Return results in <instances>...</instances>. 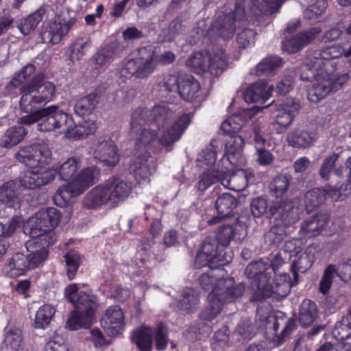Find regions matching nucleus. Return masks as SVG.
I'll return each mask as SVG.
<instances>
[{
	"label": "nucleus",
	"mask_w": 351,
	"mask_h": 351,
	"mask_svg": "<svg viewBox=\"0 0 351 351\" xmlns=\"http://www.w3.org/2000/svg\"><path fill=\"white\" fill-rule=\"evenodd\" d=\"M191 118V114H183L167 130L164 132L158 139L157 138L158 130L152 125L141 129L137 136H131L136 138L135 149L136 150L142 149L141 154L142 157L139 156L132 165L136 175L146 178L155 172V167H149L150 156L146 152L147 147L154 143H158L162 147L165 148L166 151H171L173 144L181 138L189 125Z\"/></svg>",
	"instance_id": "1"
},
{
	"label": "nucleus",
	"mask_w": 351,
	"mask_h": 351,
	"mask_svg": "<svg viewBox=\"0 0 351 351\" xmlns=\"http://www.w3.org/2000/svg\"><path fill=\"white\" fill-rule=\"evenodd\" d=\"M132 183L119 176L110 177L88 192L83 201L84 207L90 209L103 204L116 207L130 196Z\"/></svg>",
	"instance_id": "2"
},
{
	"label": "nucleus",
	"mask_w": 351,
	"mask_h": 351,
	"mask_svg": "<svg viewBox=\"0 0 351 351\" xmlns=\"http://www.w3.org/2000/svg\"><path fill=\"white\" fill-rule=\"evenodd\" d=\"M56 176L54 169L29 171L19 179L0 186V202L10 208L19 205L22 189H35L50 183Z\"/></svg>",
	"instance_id": "3"
},
{
	"label": "nucleus",
	"mask_w": 351,
	"mask_h": 351,
	"mask_svg": "<svg viewBox=\"0 0 351 351\" xmlns=\"http://www.w3.org/2000/svg\"><path fill=\"white\" fill-rule=\"evenodd\" d=\"M64 295L68 301L76 308L68 319L66 327L71 330L90 327L93 323L98 307L96 297L84 291H79L76 284L67 286L64 290Z\"/></svg>",
	"instance_id": "4"
},
{
	"label": "nucleus",
	"mask_w": 351,
	"mask_h": 351,
	"mask_svg": "<svg viewBox=\"0 0 351 351\" xmlns=\"http://www.w3.org/2000/svg\"><path fill=\"white\" fill-rule=\"evenodd\" d=\"M257 10L265 12L252 5V0H235L233 8L221 11L208 30L210 36H216L223 40L232 38L236 30V22L243 21L247 14H257Z\"/></svg>",
	"instance_id": "5"
},
{
	"label": "nucleus",
	"mask_w": 351,
	"mask_h": 351,
	"mask_svg": "<svg viewBox=\"0 0 351 351\" xmlns=\"http://www.w3.org/2000/svg\"><path fill=\"white\" fill-rule=\"evenodd\" d=\"M60 218L61 213L56 208H42L28 220L23 231L32 240L38 241V245L47 249L56 241L52 230L58 225Z\"/></svg>",
	"instance_id": "6"
},
{
	"label": "nucleus",
	"mask_w": 351,
	"mask_h": 351,
	"mask_svg": "<svg viewBox=\"0 0 351 351\" xmlns=\"http://www.w3.org/2000/svg\"><path fill=\"white\" fill-rule=\"evenodd\" d=\"M245 290V287L242 282L235 285L232 279L221 280L213 293L208 294V305L199 313V319L213 320L221 312L223 304L237 302L243 296Z\"/></svg>",
	"instance_id": "7"
},
{
	"label": "nucleus",
	"mask_w": 351,
	"mask_h": 351,
	"mask_svg": "<svg viewBox=\"0 0 351 351\" xmlns=\"http://www.w3.org/2000/svg\"><path fill=\"white\" fill-rule=\"evenodd\" d=\"M23 99H20V108L27 114L19 119L21 125H31L38 122V128L42 132H57L58 125L60 127L63 123V115L60 108L55 105L46 108L32 106V109L24 107Z\"/></svg>",
	"instance_id": "8"
},
{
	"label": "nucleus",
	"mask_w": 351,
	"mask_h": 351,
	"mask_svg": "<svg viewBox=\"0 0 351 351\" xmlns=\"http://www.w3.org/2000/svg\"><path fill=\"white\" fill-rule=\"evenodd\" d=\"M256 323L267 335L273 336L271 341L275 347L285 343L297 326L294 318L288 317L281 311L267 316H256Z\"/></svg>",
	"instance_id": "9"
},
{
	"label": "nucleus",
	"mask_w": 351,
	"mask_h": 351,
	"mask_svg": "<svg viewBox=\"0 0 351 351\" xmlns=\"http://www.w3.org/2000/svg\"><path fill=\"white\" fill-rule=\"evenodd\" d=\"M26 248L30 252L29 254L19 252L9 259L6 267L12 276H20L29 269H35L47 257V249L38 245V241L35 240L28 241L26 243Z\"/></svg>",
	"instance_id": "10"
},
{
	"label": "nucleus",
	"mask_w": 351,
	"mask_h": 351,
	"mask_svg": "<svg viewBox=\"0 0 351 351\" xmlns=\"http://www.w3.org/2000/svg\"><path fill=\"white\" fill-rule=\"evenodd\" d=\"M157 61L155 52L152 46L141 47L138 49V56L128 60L120 71L121 77L145 79L151 75L156 69Z\"/></svg>",
	"instance_id": "11"
},
{
	"label": "nucleus",
	"mask_w": 351,
	"mask_h": 351,
	"mask_svg": "<svg viewBox=\"0 0 351 351\" xmlns=\"http://www.w3.org/2000/svg\"><path fill=\"white\" fill-rule=\"evenodd\" d=\"M75 12L65 10L61 11L52 21L43 24L39 34L41 43L57 44L76 23Z\"/></svg>",
	"instance_id": "12"
},
{
	"label": "nucleus",
	"mask_w": 351,
	"mask_h": 351,
	"mask_svg": "<svg viewBox=\"0 0 351 351\" xmlns=\"http://www.w3.org/2000/svg\"><path fill=\"white\" fill-rule=\"evenodd\" d=\"M23 95L21 99L24 101V107L32 109L36 106L41 108L53 99L55 96V85L37 76L23 86Z\"/></svg>",
	"instance_id": "13"
},
{
	"label": "nucleus",
	"mask_w": 351,
	"mask_h": 351,
	"mask_svg": "<svg viewBox=\"0 0 351 351\" xmlns=\"http://www.w3.org/2000/svg\"><path fill=\"white\" fill-rule=\"evenodd\" d=\"M99 174V169L96 167L84 169L71 182L59 188L55 193L54 201L62 200V204L69 202L72 197L80 195L92 185Z\"/></svg>",
	"instance_id": "14"
},
{
	"label": "nucleus",
	"mask_w": 351,
	"mask_h": 351,
	"mask_svg": "<svg viewBox=\"0 0 351 351\" xmlns=\"http://www.w3.org/2000/svg\"><path fill=\"white\" fill-rule=\"evenodd\" d=\"M276 274L275 280L272 285L267 281L261 291L254 290L252 295V301H261L270 297H274L278 299L285 298L291 291L293 286L298 282L291 280L289 274L282 273L278 275Z\"/></svg>",
	"instance_id": "15"
},
{
	"label": "nucleus",
	"mask_w": 351,
	"mask_h": 351,
	"mask_svg": "<svg viewBox=\"0 0 351 351\" xmlns=\"http://www.w3.org/2000/svg\"><path fill=\"white\" fill-rule=\"evenodd\" d=\"M63 115V123L60 127L58 125L57 132L64 134L67 138L81 139L88 135L93 134L97 125L95 121L88 119L75 124L72 115L60 109Z\"/></svg>",
	"instance_id": "16"
},
{
	"label": "nucleus",
	"mask_w": 351,
	"mask_h": 351,
	"mask_svg": "<svg viewBox=\"0 0 351 351\" xmlns=\"http://www.w3.org/2000/svg\"><path fill=\"white\" fill-rule=\"evenodd\" d=\"M273 269L262 260L250 263L245 269L246 277L251 280V285L255 290L261 291L265 283L271 278Z\"/></svg>",
	"instance_id": "17"
},
{
	"label": "nucleus",
	"mask_w": 351,
	"mask_h": 351,
	"mask_svg": "<svg viewBox=\"0 0 351 351\" xmlns=\"http://www.w3.org/2000/svg\"><path fill=\"white\" fill-rule=\"evenodd\" d=\"M101 328L109 336L121 333L125 328V318L121 308L119 306H110L100 319Z\"/></svg>",
	"instance_id": "18"
},
{
	"label": "nucleus",
	"mask_w": 351,
	"mask_h": 351,
	"mask_svg": "<svg viewBox=\"0 0 351 351\" xmlns=\"http://www.w3.org/2000/svg\"><path fill=\"white\" fill-rule=\"evenodd\" d=\"M226 138L224 140L225 155L221 159L219 162L221 165L225 163L228 165H236L241 156V152L245 146V140L243 137L237 133L226 134Z\"/></svg>",
	"instance_id": "19"
},
{
	"label": "nucleus",
	"mask_w": 351,
	"mask_h": 351,
	"mask_svg": "<svg viewBox=\"0 0 351 351\" xmlns=\"http://www.w3.org/2000/svg\"><path fill=\"white\" fill-rule=\"evenodd\" d=\"M300 103L298 100L293 99H287L283 104V107L279 109L275 117L274 125H276V130L279 133L285 132L295 119V114L300 108Z\"/></svg>",
	"instance_id": "20"
},
{
	"label": "nucleus",
	"mask_w": 351,
	"mask_h": 351,
	"mask_svg": "<svg viewBox=\"0 0 351 351\" xmlns=\"http://www.w3.org/2000/svg\"><path fill=\"white\" fill-rule=\"evenodd\" d=\"M95 159L104 166L113 167L119 161V154L114 142L108 138L99 140L94 152Z\"/></svg>",
	"instance_id": "21"
},
{
	"label": "nucleus",
	"mask_w": 351,
	"mask_h": 351,
	"mask_svg": "<svg viewBox=\"0 0 351 351\" xmlns=\"http://www.w3.org/2000/svg\"><path fill=\"white\" fill-rule=\"evenodd\" d=\"M327 51L316 53L301 66L300 79L304 82H311L323 75L324 60L329 59Z\"/></svg>",
	"instance_id": "22"
},
{
	"label": "nucleus",
	"mask_w": 351,
	"mask_h": 351,
	"mask_svg": "<svg viewBox=\"0 0 351 351\" xmlns=\"http://www.w3.org/2000/svg\"><path fill=\"white\" fill-rule=\"evenodd\" d=\"M321 32L322 29L319 27H312L307 31L300 32L295 36L283 41L282 49L289 53H296L310 44Z\"/></svg>",
	"instance_id": "23"
},
{
	"label": "nucleus",
	"mask_w": 351,
	"mask_h": 351,
	"mask_svg": "<svg viewBox=\"0 0 351 351\" xmlns=\"http://www.w3.org/2000/svg\"><path fill=\"white\" fill-rule=\"evenodd\" d=\"M258 111L260 108L257 107L243 109L224 121L221 125V129L224 134L237 133Z\"/></svg>",
	"instance_id": "24"
},
{
	"label": "nucleus",
	"mask_w": 351,
	"mask_h": 351,
	"mask_svg": "<svg viewBox=\"0 0 351 351\" xmlns=\"http://www.w3.org/2000/svg\"><path fill=\"white\" fill-rule=\"evenodd\" d=\"M200 250L210 257H216L218 265H226L232 258V254L225 252L224 247L220 245L214 237H206L201 244Z\"/></svg>",
	"instance_id": "25"
},
{
	"label": "nucleus",
	"mask_w": 351,
	"mask_h": 351,
	"mask_svg": "<svg viewBox=\"0 0 351 351\" xmlns=\"http://www.w3.org/2000/svg\"><path fill=\"white\" fill-rule=\"evenodd\" d=\"M329 221V216L324 213H319L306 218L300 225V232L306 237L317 236L326 229Z\"/></svg>",
	"instance_id": "26"
},
{
	"label": "nucleus",
	"mask_w": 351,
	"mask_h": 351,
	"mask_svg": "<svg viewBox=\"0 0 351 351\" xmlns=\"http://www.w3.org/2000/svg\"><path fill=\"white\" fill-rule=\"evenodd\" d=\"M332 192L335 195L339 192V190L328 186L325 188H313L308 191L304 197L307 213L313 212L323 205L326 201V195Z\"/></svg>",
	"instance_id": "27"
},
{
	"label": "nucleus",
	"mask_w": 351,
	"mask_h": 351,
	"mask_svg": "<svg viewBox=\"0 0 351 351\" xmlns=\"http://www.w3.org/2000/svg\"><path fill=\"white\" fill-rule=\"evenodd\" d=\"M238 204L237 198L229 193L220 195L215 201V208L217 216L208 221L210 224L216 223L219 219H223L232 215L233 210Z\"/></svg>",
	"instance_id": "28"
},
{
	"label": "nucleus",
	"mask_w": 351,
	"mask_h": 351,
	"mask_svg": "<svg viewBox=\"0 0 351 351\" xmlns=\"http://www.w3.org/2000/svg\"><path fill=\"white\" fill-rule=\"evenodd\" d=\"M286 139L288 145L294 148H306L315 141V134L304 127L299 126L289 131Z\"/></svg>",
	"instance_id": "29"
},
{
	"label": "nucleus",
	"mask_w": 351,
	"mask_h": 351,
	"mask_svg": "<svg viewBox=\"0 0 351 351\" xmlns=\"http://www.w3.org/2000/svg\"><path fill=\"white\" fill-rule=\"evenodd\" d=\"M316 247L309 245L299 257L295 259L291 267L295 282H298V272L305 273L312 267L315 258Z\"/></svg>",
	"instance_id": "30"
},
{
	"label": "nucleus",
	"mask_w": 351,
	"mask_h": 351,
	"mask_svg": "<svg viewBox=\"0 0 351 351\" xmlns=\"http://www.w3.org/2000/svg\"><path fill=\"white\" fill-rule=\"evenodd\" d=\"M230 167L222 165L221 171H224L221 184L231 190L241 191L247 186V176L243 169H239L230 173Z\"/></svg>",
	"instance_id": "31"
},
{
	"label": "nucleus",
	"mask_w": 351,
	"mask_h": 351,
	"mask_svg": "<svg viewBox=\"0 0 351 351\" xmlns=\"http://www.w3.org/2000/svg\"><path fill=\"white\" fill-rule=\"evenodd\" d=\"M175 112L169 106L156 105L150 110V125L160 130L173 119Z\"/></svg>",
	"instance_id": "32"
},
{
	"label": "nucleus",
	"mask_w": 351,
	"mask_h": 351,
	"mask_svg": "<svg viewBox=\"0 0 351 351\" xmlns=\"http://www.w3.org/2000/svg\"><path fill=\"white\" fill-rule=\"evenodd\" d=\"M271 86H267L266 80H262L251 84L243 93V99L247 103L261 101L265 103L270 97Z\"/></svg>",
	"instance_id": "33"
},
{
	"label": "nucleus",
	"mask_w": 351,
	"mask_h": 351,
	"mask_svg": "<svg viewBox=\"0 0 351 351\" xmlns=\"http://www.w3.org/2000/svg\"><path fill=\"white\" fill-rule=\"evenodd\" d=\"M180 80L178 94L184 100L192 101L198 97L200 85L192 75L182 73Z\"/></svg>",
	"instance_id": "34"
},
{
	"label": "nucleus",
	"mask_w": 351,
	"mask_h": 351,
	"mask_svg": "<svg viewBox=\"0 0 351 351\" xmlns=\"http://www.w3.org/2000/svg\"><path fill=\"white\" fill-rule=\"evenodd\" d=\"M301 199L298 197L285 199L282 202L280 221L287 226H292L300 219Z\"/></svg>",
	"instance_id": "35"
},
{
	"label": "nucleus",
	"mask_w": 351,
	"mask_h": 351,
	"mask_svg": "<svg viewBox=\"0 0 351 351\" xmlns=\"http://www.w3.org/2000/svg\"><path fill=\"white\" fill-rule=\"evenodd\" d=\"M341 152H332L327 155L322 161L319 175L324 181H328L333 172L337 176L343 175V165L339 162Z\"/></svg>",
	"instance_id": "36"
},
{
	"label": "nucleus",
	"mask_w": 351,
	"mask_h": 351,
	"mask_svg": "<svg viewBox=\"0 0 351 351\" xmlns=\"http://www.w3.org/2000/svg\"><path fill=\"white\" fill-rule=\"evenodd\" d=\"M153 335V328L143 325L132 332L130 339L140 351H152Z\"/></svg>",
	"instance_id": "37"
},
{
	"label": "nucleus",
	"mask_w": 351,
	"mask_h": 351,
	"mask_svg": "<svg viewBox=\"0 0 351 351\" xmlns=\"http://www.w3.org/2000/svg\"><path fill=\"white\" fill-rule=\"evenodd\" d=\"M101 98V92L99 90H94L89 94L82 97L77 100L74 106L75 113L79 117L88 116L92 114Z\"/></svg>",
	"instance_id": "38"
},
{
	"label": "nucleus",
	"mask_w": 351,
	"mask_h": 351,
	"mask_svg": "<svg viewBox=\"0 0 351 351\" xmlns=\"http://www.w3.org/2000/svg\"><path fill=\"white\" fill-rule=\"evenodd\" d=\"M332 80L324 79L319 76L308 91V98L310 101L317 103L325 98L329 93L333 92Z\"/></svg>",
	"instance_id": "39"
},
{
	"label": "nucleus",
	"mask_w": 351,
	"mask_h": 351,
	"mask_svg": "<svg viewBox=\"0 0 351 351\" xmlns=\"http://www.w3.org/2000/svg\"><path fill=\"white\" fill-rule=\"evenodd\" d=\"M318 318V308L316 303L306 299L300 305L298 321L302 327L311 325Z\"/></svg>",
	"instance_id": "40"
},
{
	"label": "nucleus",
	"mask_w": 351,
	"mask_h": 351,
	"mask_svg": "<svg viewBox=\"0 0 351 351\" xmlns=\"http://www.w3.org/2000/svg\"><path fill=\"white\" fill-rule=\"evenodd\" d=\"M27 130L21 125L10 127L4 133L0 141V146L11 148L21 143L27 135Z\"/></svg>",
	"instance_id": "41"
},
{
	"label": "nucleus",
	"mask_w": 351,
	"mask_h": 351,
	"mask_svg": "<svg viewBox=\"0 0 351 351\" xmlns=\"http://www.w3.org/2000/svg\"><path fill=\"white\" fill-rule=\"evenodd\" d=\"M45 12V9L43 7H40L27 17L19 20L17 21V27L21 34L26 36L34 31L43 20Z\"/></svg>",
	"instance_id": "42"
},
{
	"label": "nucleus",
	"mask_w": 351,
	"mask_h": 351,
	"mask_svg": "<svg viewBox=\"0 0 351 351\" xmlns=\"http://www.w3.org/2000/svg\"><path fill=\"white\" fill-rule=\"evenodd\" d=\"M150 110L147 108H138L132 113L130 121V135L137 136L144 127L150 125Z\"/></svg>",
	"instance_id": "43"
},
{
	"label": "nucleus",
	"mask_w": 351,
	"mask_h": 351,
	"mask_svg": "<svg viewBox=\"0 0 351 351\" xmlns=\"http://www.w3.org/2000/svg\"><path fill=\"white\" fill-rule=\"evenodd\" d=\"M199 303L198 293L193 288L186 287L182 290L177 306L180 310L189 313L197 308Z\"/></svg>",
	"instance_id": "44"
},
{
	"label": "nucleus",
	"mask_w": 351,
	"mask_h": 351,
	"mask_svg": "<svg viewBox=\"0 0 351 351\" xmlns=\"http://www.w3.org/2000/svg\"><path fill=\"white\" fill-rule=\"evenodd\" d=\"M210 56L201 51L193 53L186 61V65L197 74L208 71Z\"/></svg>",
	"instance_id": "45"
},
{
	"label": "nucleus",
	"mask_w": 351,
	"mask_h": 351,
	"mask_svg": "<svg viewBox=\"0 0 351 351\" xmlns=\"http://www.w3.org/2000/svg\"><path fill=\"white\" fill-rule=\"evenodd\" d=\"M221 163L219 162L217 169L214 168L205 171L199 176V180L197 184L198 190L204 191L210 185L216 182H220L221 183L222 176L225 175V173L221 171V167H219Z\"/></svg>",
	"instance_id": "46"
},
{
	"label": "nucleus",
	"mask_w": 351,
	"mask_h": 351,
	"mask_svg": "<svg viewBox=\"0 0 351 351\" xmlns=\"http://www.w3.org/2000/svg\"><path fill=\"white\" fill-rule=\"evenodd\" d=\"M228 66V59L225 53V51L219 49L210 56L208 71L212 75L218 76L227 69Z\"/></svg>",
	"instance_id": "47"
},
{
	"label": "nucleus",
	"mask_w": 351,
	"mask_h": 351,
	"mask_svg": "<svg viewBox=\"0 0 351 351\" xmlns=\"http://www.w3.org/2000/svg\"><path fill=\"white\" fill-rule=\"evenodd\" d=\"M181 73L182 72H180L177 75H169L160 82L158 91L162 98L167 99L169 93H178Z\"/></svg>",
	"instance_id": "48"
},
{
	"label": "nucleus",
	"mask_w": 351,
	"mask_h": 351,
	"mask_svg": "<svg viewBox=\"0 0 351 351\" xmlns=\"http://www.w3.org/2000/svg\"><path fill=\"white\" fill-rule=\"evenodd\" d=\"M291 226H287L281 221L272 226L265 235L270 244L278 245L290 234Z\"/></svg>",
	"instance_id": "49"
},
{
	"label": "nucleus",
	"mask_w": 351,
	"mask_h": 351,
	"mask_svg": "<svg viewBox=\"0 0 351 351\" xmlns=\"http://www.w3.org/2000/svg\"><path fill=\"white\" fill-rule=\"evenodd\" d=\"M82 160L80 158H69L60 167L58 171L56 169V175L60 180L68 181L73 177L77 169L81 167ZM55 170V169H53Z\"/></svg>",
	"instance_id": "50"
},
{
	"label": "nucleus",
	"mask_w": 351,
	"mask_h": 351,
	"mask_svg": "<svg viewBox=\"0 0 351 351\" xmlns=\"http://www.w3.org/2000/svg\"><path fill=\"white\" fill-rule=\"evenodd\" d=\"M55 308L49 304H45L37 311L34 319V327L39 329L47 328L55 314Z\"/></svg>",
	"instance_id": "51"
},
{
	"label": "nucleus",
	"mask_w": 351,
	"mask_h": 351,
	"mask_svg": "<svg viewBox=\"0 0 351 351\" xmlns=\"http://www.w3.org/2000/svg\"><path fill=\"white\" fill-rule=\"evenodd\" d=\"M219 276V274L215 273V270L203 274L198 278L199 285L206 291H211L210 293H213V291L219 287L221 280H227L228 279L234 280L232 277L220 278Z\"/></svg>",
	"instance_id": "52"
},
{
	"label": "nucleus",
	"mask_w": 351,
	"mask_h": 351,
	"mask_svg": "<svg viewBox=\"0 0 351 351\" xmlns=\"http://www.w3.org/2000/svg\"><path fill=\"white\" fill-rule=\"evenodd\" d=\"M291 178L285 174L276 176L270 183L271 194L276 197H282L290 185Z\"/></svg>",
	"instance_id": "53"
},
{
	"label": "nucleus",
	"mask_w": 351,
	"mask_h": 351,
	"mask_svg": "<svg viewBox=\"0 0 351 351\" xmlns=\"http://www.w3.org/2000/svg\"><path fill=\"white\" fill-rule=\"evenodd\" d=\"M236 226L234 224H221L215 232V239L225 248L230 243L236 234Z\"/></svg>",
	"instance_id": "54"
},
{
	"label": "nucleus",
	"mask_w": 351,
	"mask_h": 351,
	"mask_svg": "<svg viewBox=\"0 0 351 351\" xmlns=\"http://www.w3.org/2000/svg\"><path fill=\"white\" fill-rule=\"evenodd\" d=\"M14 158L18 162L24 164L29 168L34 169L33 171L37 168V162L34 157V145L21 148L17 152L14 154Z\"/></svg>",
	"instance_id": "55"
},
{
	"label": "nucleus",
	"mask_w": 351,
	"mask_h": 351,
	"mask_svg": "<svg viewBox=\"0 0 351 351\" xmlns=\"http://www.w3.org/2000/svg\"><path fill=\"white\" fill-rule=\"evenodd\" d=\"M283 60L281 58L274 56L265 58L256 68L257 75H266L271 73L274 70L282 66Z\"/></svg>",
	"instance_id": "56"
},
{
	"label": "nucleus",
	"mask_w": 351,
	"mask_h": 351,
	"mask_svg": "<svg viewBox=\"0 0 351 351\" xmlns=\"http://www.w3.org/2000/svg\"><path fill=\"white\" fill-rule=\"evenodd\" d=\"M153 330V341L154 340L156 349L158 351L165 350L169 341L168 328L164 324L160 322Z\"/></svg>",
	"instance_id": "57"
},
{
	"label": "nucleus",
	"mask_w": 351,
	"mask_h": 351,
	"mask_svg": "<svg viewBox=\"0 0 351 351\" xmlns=\"http://www.w3.org/2000/svg\"><path fill=\"white\" fill-rule=\"evenodd\" d=\"M66 265V274L69 280H73L82 261V256L77 252L70 251L64 256Z\"/></svg>",
	"instance_id": "58"
},
{
	"label": "nucleus",
	"mask_w": 351,
	"mask_h": 351,
	"mask_svg": "<svg viewBox=\"0 0 351 351\" xmlns=\"http://www.w3.org/2000/svg\"><path fill=\"white\" fill-rule=\"evenodd\" d=\"M90 46V39L89 37L77 38L69 48L70 60L73 62L80 59L84 56L86 48Z\"/></svg>",
	"instance_id": "59"
},
{
	"label": "nucleus",
	"mask_w": 351,
	"mask_h": 351,
	"mask_svg": "<svg viewBox=\"0 0 351 351\" xmlns=\"http://www.w3.org/2000/svg\"><path fill=\"white\" fill-rule=\"evenodd\" d=\"M34 148L37 167H42L48 165L51 160V151L49 146L45 143L35 144Z\"/></svg>",
	"instance_id": "60"
},
{
	"label": "nucleus",
	"mask_w": 351,
	"mask_h": 351,
	"mask_svg": "<svg viewBox=\"0 0 351 351\" xmlns=\"http://www.w3.org/2000/svg\"><path fill=\"white\" fill-rule=\"evenodd\" d=\"M229 334V329L226 326H223L215 332L212 343L215 351H224L228 347Z\"/></svg>",
	"instance_id": "61"
},
{
	"label": "nucleus",
	"mask_w": 351,
	"mask_h": 351,
	"mask_svg": "<svg viewBox=\"0 0 351 351\" xmlns=\"http://www.w3.org/2000/svg\"><path fill=\"white\" fill-rule=\"evenodd\" d=\"M22 331L17 328H10L6 332L4 343L7 348L12 351H19L21 347Z\"/></svg>",
	"instance_id": "62"
},
{
	"label": "nucleus",
	"mask_w": 351,
	"mask_h": 351,
	"mask_svg": "<svg viewBox=\"0 0 351 351\" xmlns=\"http://www.w3.org/2000/svg\"><path fill=\"white\" fill-rule=\"evenodd\" d=\"M333 334L340 341H348L351 339V319L343 317L341 320L336 324Z\"/></svg>",
	"instance_id": "63"
},
{
	"label": "nucleus",
	"mask_w": 351,
	"mask_h": 351,
	"mask_svg": "<svg viewBox=\"0 0 351 351\" xmlns=\"http://www.w3.org/2000/svg\"><path fill=\"white\" fill-rule=\"evenodd\" d=\"M217 140L212 139L210 144L199 154V160L208 166L213 165L217 160Z\"/></svg>",
	"instance_id": "64"
}]
</instances>
